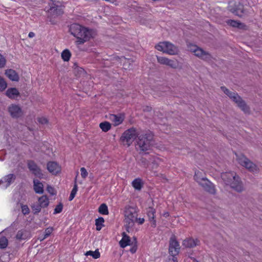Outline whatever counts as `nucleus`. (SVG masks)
Here are the masks:
<instances>
[{"mask_svg":"<svg viewBox=\"0 0 262 262\" xmlns=\"http://www.w3.org/2000/svg\"><path fill=\"white\" fill-rule=\"evenodd\" d=\"M70 31L72 35L77 39L78 44H83L92 37L91 31L78 24H72Z\"/></svg>","mask_w":262,"mask_h":262,"instance_id":"nucleus-1","label":"nucleus"},{"mask_svg":"<svg viewBox=\"0 0 262 262\" xmlns=\"http://www.w3.org/2000/svg\"><path fill=\"white\" fill-rule=\"evenodd\" d=\"M221 178L227 185L230 187L237 192H241L243 190V186L239 178L233 171L223 172L221 174Z\"/></svg>","mask_w":262,"mask_h":262,"instance_id":"nucleus-2","label":"nucleus"},{"mask_svg":"<svg viewBox=\"0 0 262 262\" xmlns=\"http://www.w3.org/2000/svg\"><path fill=\"white\" fill-rule=\"evenodd\" d=\"M154 135L150 132L139 135L137 140V148L141 151H146L150 149Z\"/></svg>","mask_w":262,"mask_h":262,"instance_id":"nucleus-3","label":"nucleus"},{"mask_svg":"<svg viewBox=\"0 0 262 262\" xmlns=\"http://www.w3.org/2000/svg\"><path fill=\"white\" fill-rule=\"evenodd\" d=\"M221 88L224 93L234 101L243 112L245 113L249 112V107L237 93L230 91L225 86H221Z\"/></svg>","mask_w":262,"mask_h":262,"instance_id":"nucleus-4","label":"nucleus"},{"mask_svg":"<svg viewBox=\"0 0 262 262\" xmlns=\"http://www.w3.org/2000/svg\"><path fill=\"white\" fill-rule=\"evenodd\" d=\"M139 136L136 128H130L126 130L121 135L120 140L124 145L129 146Z\"/></svg>","mask_w":262,"mask_h":262,"instance_id":"nucleus-5","label":"nucleus"},{"mask_svg":"<svg viewBox=\"0 0 262 262\" xmlns=\"http://www.w3.org/2000/svg\"><path fill=\"white\" fill-rule=\"evenodd\" d=\"M138 209L137 207H133L129 205L125 207L124 215L125 222L128 226H133L138 216Z\"/></svg>","mask_w":262,"mask_h":262,"instance_id":"nucleus-6","label":"nucleus"},{"mask_svg":"<svg viewBox=\"0 0 262 262\" xmlns=\"http://www.w3.org/2000/svg\"><path fill=\"white\" fill-rule=\"evenodd\" d=\"M155 48L159 51L171 55L177 54L179 51L177 47L168 41L160 42L156 45Z\"/></svg>","mask_w":262,"mask_h":262,"instance_id":"nucleus-7","label":"nucleus"},{"mask_svg":"<svg viewBox=\"0 0 262 262\" xmlns=\"http://www.w3.org/2000/svg\"><path fill=\"white\" fill-rule=\"evenodd\" d=\"M188 48L189 50L193 53L196 56L203 60H207L211 57V55L208 53L205 52L195 45H189Z\"/></svg>","mask_w":262,"mask_h":262,"instance_id":"nucleus-8","label":"nucleus"},{"mask_svg":"<svg viewBox=\"0 0 262 262\" xmlns=\"http://www.w3.org/2000/svg\"><path fill=\"white\" fill-rule=\"evenodd\" d=\"M58 2H55L53 1H50L49 3V5L50 8L48 10V12L50 15L54 17L61 15L63 13V8L61 5H59Z\"/></svg>","mask_w":262,"mask_h":262,"instance_id":"nucleus-9","label":"nucleus"},{"mask_svg":"<svg viewBox=\"0 0 262 262\" xmlns=\"http://www.w3.org/2000/svg\"><path fill=\"white\" fill-rule=\"evenodd\" d=\"M228 9L231 12L239 17H242L244 12V6L239 2L236 3L234 2H230Z\"/></svg>","mask_w":262,"mask_h":262,"instance_id":"nucleus-10","label":"nucleus"},{"mask_svg":"<svg viewBox=\"0 0 262 262\" xmlns=\"http://www.w3.org/2000/svg\"><path fill=\"white\" fill-rule=\"evenodd\" d=\"M27 166L29 170L36 178L40 179L43 178V174L40 168L33 160H28L27 161Z\"/></svg>","mask_w":262,"mask_h":262,"instance_id":"nucleus-11","label":"nucleus"},{"mask_svg":"<svg viewBox=\"0 0 262 262\" xmlns=\"http://www.w3.org/2000/svg\"><path fill=\"white\" fill-rule=\"evenodd\" d=\"M180 246L175 235H172L169 240V253L170 255L177 256L179 253Z\"/></svg>","mask_w":262,"mask_h":262,"instance_id":"nucleus-12","label":"nucleus"},{"mask_svg":"<svg viewBox=\"0 0 262 262\" xmlns=\"http://www.w3.org/2000/svg\"><path fill=\"white\" fill-rule=\"evenodd\" d=\"M238 162L243 166L246 168L249 171L254 172L257 170L256 166L249 160L246 157L242 155L237 158Z\"/></svg>","mask_w":262,"mask_h":262,"instance_id":"nucleus-13","label":"nucleus"},{"mask_svg":"<svg viewBox=\"0 0 262 262\" xmlns=\"http://www.w3.org/2000/svg\"><path fill=\"white\" fill-rule=\"evenodd\" d=\"M8 112L13 118H18L24 114L21 108L15 104H12L8 107Z\"/></svg>","mask_w":262,"mask_h":262,"instance_id":"nucleus-14","label":"nucleus"},{"mask_svg":"<svg viewBox=\"0 0 262 262\" xmlns=\"http://www.w3.org/2000/svg\"><path fill=\"white\" fill-rule=\"evenodd\" d=\"M48 170L53 175H57L61 172V166L55 161H49L47 164Z\"/></svg>","mask_w":262,"mask_h":262,"instance_id":"nucleus-15","label":"nucleus"},{"mask_svg":"<svg viewBox=\"0 0 262 262\" xmlns=\"http://www.w3.org/2000/svg\"><path fill=\"white\" fill-rule=\"evenodd\" d=\"M156 213V210L154 208L149 207L146 208V214L148 217L149 221L151 223V226L153 228H155L157 226Z\"/></svg>","mask_w":262,"mask_h":262,"instance_id":"nucleus-16","label":"nucleus"},{"mask_svg":"<svg viewBox=\"0 0 262 262\" xmlns=\"http://www.w3.org/2000/svg\"><path fill=\"white\" fill-rule=\"evenodd\" d=\"M5 74L12 81L17 82L19 80V75L14 70L7 69L5 71Z\"/></svg>","mask_w":262,"mask_h":262,"instance_id":"nucleus-17","label":"nucleus"},{"mask_svg":"<svg viewBox=\"0 0 262 262\" xmlns=\"http://www.w3.org/2000/svg\"><path fill=\"white\" fill-rule=\"evenodd\" d=\"M200 243V241L197 239H193L191 237L187 238L183 242V245L186 248H193Z\"/></svg>","mask_w":262,"mask_h":262,"instance_id":"nucleus-18","label":"nucleus"},{"mask_svg":"<svg viewBox=\"0 0 262 262\" xmlns=\"http://www.w3.org/2000/svg\"><path fill=\"white\" fill-rule=\"evenodd\" d=\"M30 237V232L25 229L18 230L15 236V238L18 241L26 240Z\"/></svg>","mask_w":262,"mask_h":262,"instance_id":"nucleus-19","label":"nucleus"},{"mask_svg":"<svg viewBox=\"0 0 262 262\" xmlns=\"http://www.w3.org/2000/svg\"><path fill=\"white\" fill-rule=\"evenodd\" d=\"M5 95L10 99H15L19 96L20 93L16 88H11L7 89Z\"/></svg>","mask_w":262,"mask_h":262,"instance_id":"nucleus-20","label":"nucleus"},{"mask_svg":"<svg viewBox=\"0 0 262 262\" xmlns=\"http://www.w3.org/2000/svg\"><path fill=\"white\" fill-rule=\"evenodd\" d=\"M110 119L113 122L114 126H118L123 122L124 116L122 114H113L110 116Z\"/></svg>","mask_w":262,"mask_h":262,"instance_id":"nucleus-21","label":"nucleus"},{"mask_svg":"<svg viewBox=\"0 0 262 262\" xmlns=\"http://www.w3.org/2000/svg\"><path fill=\"white\" fill-rule=\"evenodd\" d=\"M15 179V176L13 174H9L3 178V180H1V185L7 188L9 186Z\"/></svg>","mask_w":262,"mask_h":262,"instance_id":"nucleus-22","label":"nucleus"},{"mask_svg":"<svg viewBox=\"0 0 262 262\" xmlns=\"http://www.w3.org/2000/svg\"><path fill=\"white\" fill-rule=\"evenodd\" d=\"M33 188L36 193L42 194L43 192V185L37 179L33 180Z\"/></svg>","mask_w":262,"mask_h":262,"instance_id":"nucleus-23","label":"nucleus"},{"mask_svg":"<svg viewBox=\"0 0 262 262\" xmlns=\"http://www.w3.org/2000/svg\"><path fill=\"white\" fill-rule=\"evenodd\" d=\"M122 237L119 242V245L121 248H124L126 246L130 245V238L124 232L122 233Z\"/></svg>","mask_w":262,"mask_h":262,"instance_id":"nucleus-24","label":"nucleus"},{"mask_svg":"<svg viewBox=\"0 0 262 262\" xmlns=\"http://www.w3.org/2000/svg\"><path fill=\"white\" fill-rule=\"evenodd\" d=\"M38 203L40 206L42 208H46L49 205V199L46 195H43L38 199Z\"/></svg>","mask_w":262,"mask_h":262,"instance_id":"nucleus-25","label":"nucleus"},{"mask_svg":"<svg viewBox=\"0 0 262 262\" xmlns=\"http://www.w3.org/2000/svg\"><path fill=\"white\" fill-rule=\"evenodd\" d=\"M205 182L204 188L205 190L211 194H214L215 193V186L207 179Z\"/></svg>","mask_w":262,"mask_h":262,"instance_id":"nucleus-26","label":"nucleus"},{"mask_svg":"<svg viewBox=\"0 0 262 262\" xmlns=\"http://www.w3.org/2000/svg\"><path fill=\"white\" fill-rule=\"evenodd\" d=\"M149 161L152 164V169H156L159 166L160 162L162 161V159L157 156H150Z\"/></svg>","mask_w":262,"mask_h":262,"instance_id":"nucleus-27","label":"nucleus"},{"mask_svg":"<svg viewBox=\"0 0 262 262\" xmlns=\"http://www.w3.org/2000/svg\"><path fill=\"white\" fill-rule=\"evenodd\" d=\"M226 23L227 25L237 28H242L244 26L243 24L240 23L238 21L234 20L232 19H228L226 21Z\"/></svg>","mask_w":262,"mask_h":262,"instance_id":"nucleus-28","label":"nucleus"},{"mask_svg":"<svg viewBox=\"0 0 262 262\" xmlns=\"http://www.w3.org/2000/svg\"><path fill=\"white\" fill-rule=\"evenodd\" d=\"M142 180L140 178H136L132 182L133 187L136 190H140L143 187Z\"/></svg>","mask_w":262,"mask_h":262,"instance_id":"nucleus-29","label":"nucleus"},{"mask_svg":"<svg viewBox=\"0 0 262 262\" xmlns=\"http://www.w3.org/2000/svg\"><path fill=\"white\" fill-rule=\"evenodd\" d=\"M194 180L198 183H200L202 181H205L207 179L203 176V173L200 171H196L195 172L194 176Z\"/></svg>","mask_w":262,"mask_h":262,"instance_id":"nucleus-30","label":"nucleus"},{"mask_svg":"<svg viewBox=\"0 0 262 262\" xmlns=\"http://www.w3.org/2000/svg\"><path fill=\"white\" fill-rule=\"evenodd\" d=\"M111 124L107 122L104 121L99 124V127L104 132H107L111 128Z\"/></svg>","mask_w":262,"mask_h":262,"instance_id":"nucleus-31","label":"nucleus"},{"mask_svg":"<svg viewBox=\"0 0 262 262\" xmlns=\"http://www.w3.org/2000/svg\"><path fill=\"white\" fill-rule=\"evenodd\" d=\"M104 220L102 217H99L95 220L96 230L100 231L104 226Z\"/></svg>","mask_w":262,"mask_h":262,"instance_id":"nucleus-32","label":"nucleus"},{"mask_svg":"<svg viewBox=\"0 0 262 262\" xmlns=\"http://www.w3.org/2000/svg\"><path fill=\"white\" fill-rule=\"evenodd\" d=\"M61 55L63 61H68L71 58V53L68 49H65L62 52Z\"/></svg>","mask_w":262,"mask_h":262,"instance_id":"nucleus-33","label":"nucleus"},{"mask_svg":"<svg viewBox=\"0 0 262 262\" xmlns=\"http://www.w3.org/2000/svg\"><path fill=\"white\" fill-rule=\"evenodd\" d=\"M85 255L86 256H91L94 259H97L100 257V253L98 249H97L94 251L91 250L88 251L85 253Z\"/></svg>","mask_w":262,"mask_h":262,"instance_id":"nucleus-34","label":"nucleus"},{"mask_svg":"<svg viewBox=\"0 0 262 262\" xmlns=\"http://www.w3.org/2000/svg\"><path fill=\"white\" fill-rule=\"evenodd\" d=\"M99 212L103 215L108 214V207L105 204H102L98 208Z\"/></svg>","mask_w":262,"mask_h":262,"instance_id":"nucleus-35","label":"nucleus"},{"mask_svg":"<svg viewBox=\"0 0 262 262\" xmlns=\"http://www.w3.org/2000/svg\"><path fill=\"white\" fill-rule=\"evenodd\" d=\"M31 207L34 214H38L42 208L38 203V204H32Z\"/></svg>","mask_w":262,"mask_h":262,"instance_id":"nucleus-36","label":"nucleus"},{"mask_svg":"<svg viewBox=\"0 0 262 262\" xmlns=\"http://www.w3.org/2000/svg\"><path fill=\"white\" fill-rule=\"evenodd\" d=\"M77 191H78V186H77L76 182H75V184L74 185V187L71 192L70 195L69 196V201H71L73 200V199L75 198V196L77 193Z\"/></svg>","mask_w":262,"mask_h":262,"instance_id":"nucleus-37","label":"nucleus"},{"mask_svg":"<svg viewBox=\"0 0 262 262\" xmlns=\"http://www.w3.org/2000/svg\"><path fill=\"white\" fill-rule=\"evenodd\" d=\"M167 66L171 68L176 69L178 66V61L177 60H171L168 58Z\"/></svg>","mask_w":262,"mask_h":262,"instance_id":"nucleus-38","label":"nucleus"},{"mask_svg":"<svg viewBox=\"0 0 262 262\" xmlns=\"http://www.w3.org/2000/svg\"><path fill=\"white\" fill-rule=\"evenodd\" d=\"M158 63L167 66L168 58L165 57L157 56Z\"/></svg>","mask_w":262,"mask_h":262,"instance_id":"nucleus-39","label":"nucleus"},{"mask_svg":"<svg viewBox=\"0 0 262 262\" xmlns=\"http://www.w3.org/2000/svg\"><path fill=\"white\" fill-rule=\"evenodd\" d=\"M63 209V205L61 203H59L55 208L53 214H56L62 212Z\"/></svg>","mask_w":262,"mask_h":262,"instance_id":"nucleus-40","label":"nucleus"},{"mask_svg":"<svg viewBox=\"0 0 262 262\" xmlns=\"http://www.w3.org/2000/svg\"><path fill=\"white\" fill-rule=\"evenodd\" d=\"M21 212L24 215H27L30 213V209L27 205H21Z\"/></svg>","mask_w":262,"mask_h":262,"instance_id":"nucleus-41","label":"nucleus"},{"mask_svg":"<svg viewBox=\"0 0 262 262\" xmlns=\"http://www.w3.org/2000/svg\"><path fill=\"white\" fill-rule=\"evenodd\" d=\"M53 231V228L52 227H48L46 229L43 235L46 236L47 238L49 236L51 235Z\"/></svg>","mask_w":262,"mask_h":262,"instance_id":"nucleus-42","label":"nucleus"},{"mask_svg":"<svg viewBox=\"0 0 262 262\" xmlns=\"http://www.w3.org/2000/svg\"><path fill=\"white\" fill-rule=\"evenodd\" d=\"M7 245V239L5 237H1V249L5 248Z\"/></svg>","mask_w":262,"mask_h":262,"instance_id":"nucleus-43","label":"nucleus"},{"mask_svg":"<svg viewBox=\"0 0 262 262\" xmlns=\"http://www.w3.org/2000/svg\"><path fill=\"white\" fill-rule=\"evenodd\" d=\"M81 176V177L83 179H85L87 177L88 175V172L86 169L84 167H81L80 168Z\"/></svg>","mask_w":262,"mask_h":262,"instance_id":"nucleus-44","label":"nucleus"},{"mask_svg":"<svg viewBox=\"0 0 262 262\" xmlns=\"http://www.w3.org/2000/svg\"><path fill=\"white\" fill-rule=\"evenodd\" d=\"M47 191L51 195H53L56 194V191L54 187L48 185L47 187Z\"/></svg>","mask_w":262,"mask_h":262,"instance_id":"nucleus-45","label":"nucleus"},{"mask_svg":"<svg viewBox=\"0 0 262 262\" xmlns=\"http://www.w3.org/2000/svg\"><path fill=\"white\" fill-rule=\"evenodd\" d=\"M37 121L41 124H46L48 123V119L45 117H39L37 118Z\"/></svg>","mask_w":262,"mask_h":262,"instance_id":"nucleus-46","label":"nucleus"},{"mask_svg":"<svg viewBox=\"0 0 262 262\" xmlns=\"http://www.w3.org/2000/svg\"><path fill=\"white\" fill-rule=\"evenodd\" d=\"M166 262H178L177 257L174 255H170L166 260Z\"/></svg>","mask_w":262,"mask_h":262,"instance_id":"nucleus-47","label":"nucleus"},{"mask_svg":"<svg viewBox=\"0 0 262 262\" xmlns=\"http://www.w3.org/2000/svg\"><path fill=\"white\" fill-rule=\"evenodd\" d=\"M7 86V84L4 78H1V92L5 90Z\"/></svg>","mask_w":262,"mask_h":262,"instance_id":"nucleus-48","label":"nucleus"},{"mask_svg":"<svg viewBox=\"0 0 262 262\" xmlns=\"http://www.w3.org/2000/svg\"><path fill=\"white\" fill-rule=\"evenodd\" d=\"M145 220L144 218H138L137 217V220L135 222L138 223L139 225H142L144 223Z\"/></svg>","mask_w":262,"mask_h":262,"instance_id":"nucleus-49","label":"nucleus"},{"mask_svg":"<svg viewBox=\"0 0 262 262\" xmlns=\"http://www.w3.org/2000/svg\"><path fill=\"white\" fill-rule=\"evenodd\" d=\"M6 63V60L5 57L1 55V68H3Z\"/></svg>","mask_w":262,"mask_h":262,"instance_id":"nucleus-50","label":"nucleus"},{"mask_svg":"<svg viewBox=\"0 0 262 262\" xmlns=\"http://www.w3.org/2000/svg\"><path fill=\"white\" fill-rule=\"evenodd\" d=\"M137 250V246L136 245H134L131 247L129 251L132 253H135Z\"/></svg>","mask_w":262,"mask_h":262,"instance_id":"nucleus-51","label":"nucleus"},{"mask_svg":"<svg viewBox=\"0 0 262 262\" xmlns=\"http://www.w3.org/2000/svg\"><path fill=\"white\" fill-rule=\"evenodd\" d=\"M46 238H47V237L43 234L40 235L39 237H38V239H39L40 241H42Z\"/></svg>","mask_w":262,"mask_h":262,"instance_id":"nucleus-52","label":"nucleus"},{"mask_svg":"<svg viewBox=\"0 0 262 262\" xmlns=\"http://www.w3.org/2000/svg\"><path fill=\"white\" fill-rule=\"evenodd\" d=\"M34 36H35V33L34 32H29V33L28 34V37L29 38H32Z\"/></svg>","mask_w":262,"mask_h":262,"instance_id":"nucleus-53","label":"nucleus"},{"mask_svg":"<svg viewBox=\"0 0 262 262\" xmlns=\"http://www.w3.org/2000/svg\"><path fill=\"white\" fill-rule=\"evenodd\" d=\"M163 215L165 217H167L169 216V213L168 211H165L163 213Z\"/></svg>","mask_w":262,"mask_h":262,"instance_id":"nucleus-54","label":"nucleus"},{"mask_svg":"<svg viewBox=\"0 0 262 262\" xmlns=\"http://www.w3.org/2000/svg\"><path fill=\"white\" fill-rule=\"evenodd\" d=\"M151 109V108L150 107H149V106L146 107V110L147 111H150Z\"/></svg>","mask_w":262,"mask_h":262,"instance_id":"nucleus-55","label":"nucleus"}]
</instances>
